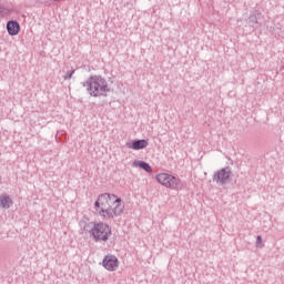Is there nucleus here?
<instances>
[{"instance_id": "1", "label": "nucleus", "mask_w": 284, "mask_h": 284, "mask_svg": "<svg viewBox=\"0 0 284 284\" xmlns=\"http://www.w3.org/2000/svg\"><path fill=\"white\" fill-rule=\"evenodd\" d=\"M115 194L102 193L94 203V210L102 219H116L125 212V204Z\"/></svg>"}, {"instance_id": "2", "label": "nucleus", "mask_w": 284, "mask_h": 284, "mask_svg": "<svg viewBox=\"0 0 284 284\" xmlns=\"http://www.w3.org/2000/svg\"><path fill=\"white\" fill-rule=\"evenodd\" d=\"M82 87L87 89L90 97H108L110 92V84L103 75L94 74L88 78L85 82L82 83Z\"/></svg>"}, {"instance_id": "3", "label": "nucleus", "mask_w": 284, "mask_h": 284, "mask_svg": "<svg viewBox=\"0 0 284 284\" xmlns=\"http://www.w3.org/2000/svg\"><path fill=\"white\" fill-rule=\"evenodd\" d=\"M90 236H92L95 243H105L112 236V227L103 222L93 223Z\"/></svg>"}, {"instance_id": "4", "label": "nucleus", "mask_w": 284, "mask_h": 284, "mask_svg": "<svg viewBox=\"0 0 284 284\" xmlns=\"http://www.w3.org/2000/svg\"><path fill=\"white\" fill-rule=\"evenodd\" d=\"M158 183L170 190H179L181 186V179L170 174V173H160L155 176Z\"/></svg>"}, {"instance_id": "5", "label": "nucleus", "mask_w": 284, "mask_h": 284, "mask_svg": "<svg viewBox=\"0 0 284 284\" xmlns=\"http://www.w3.org/2000/svg\"><path fill=\"white\" fill-rule=\"evenodd\" d=\"M212 180L213 183H216V185H227V183L232 181V169H230V166H226L224 169L217 170L213 174Z\"/></svg>"}, {"instance_id": "6", "label": "nucleus", "mask_w": 284, "mask_h": 284, "mask_svg": "<svg viewBox=\"0 0 284 284\" xmlns=\"http://www.w3.org/2000/svg\"><path fill=\"white\" fill-rule=\"evenodd\" d=\"M102 265L109 272H114L119 267V258L114 255H105Z\"/></svg>"}, {"instance_id": "7", "label": "nucleus", "mask_w": 284, "mask_h": 284, "mask_svg": "<svg viewBox=\"0 0 284 284\" xmlns=\"http://www.w3.org/2000/svg\"><path fill=\"white\" fill-rule=\"evenodd\" d=\"M21 30V26L17 22V20H10L7 23V32L11 37H17Z\"/></svg>"}, {"instance_id": "8", "label": "nucleus", "mask_w": 284, "mask_h": 284, "mask_svg": "<svg viewBox=\"0 0 284 284\" xmlns=\"http://www.w3.org/2000/svg\"><path fill=\"white\" fill-rule=\"evenodd\" d=\"M148 145V140H135L126 143V148H129V150H145Z\"/></svg>"}, {"instance_id": "9", "label": "nucleus", "mask_w": 284, "mask_h": 284, "mask_svg": "<svg viewBox=\"0 0 284 284\" xmlns=\"http://www.w3.org/2000/svg\"><path fill=\"white\" fill-rule=\"evenodd\" d=\"M13 201L10 195L2 194L0 195V207L2 210H10V206L12 205Z\"/></svg>"}, {"instance_id": "10", "label": "nucleus", "mask_w": 284, "mask_h": 284, "mask_svg": "<svg viewBox=\"0 0 284 284\" xmlns=\"http://www.w3.org/2000/svg\"><path fill=\"white\" fill-rule=\"evenodd\" d=\"M133 168H141V170H144V172H148L149 174H152V166L148 164V162L144 161H134Z\"/></svg>"}, {"instance_id": "11", "label": "nucleus", "mask_w": 284, "mask_h": 284, "mask_svg": "<svg viewBox=\"0 0 284 284\" xmlns=\"http://www.w3.org/2000/svg\"><path fill=\"white\" fill-rule=\"evenodd\" d=\"M248 26H251V28H256L257 23H258V19L256 18V14H251L248 20H247Z\"/></svg>"}, {"instance_id": "12", "label": "nucleus", "mask_w": 284, "mask_h": 284, "mask_svg": "<svg viewBox=\"0 0 284 284\" xmlns=\"http://www.w3.org/2000/svg\"><path fill=\"white\" fill-rule=\"evenodd\" d=\"M74 72H77V71L75 70L67 71V73L64 75V81H70V79H72V77L74 75Z\"/></svg>"}, {"instance_id": "13", "label": "nucleus", "mask_w": 284, "mask_h": 284, "mask_svg": "<svg viewBox=\"0 0 284 284\" xmlns=\"http://www.w3.org/2000/svg\"><path fill=\"white\" fill-rule=\"evenodd\" d=\"M262 244H263V237H261V235H258V236L256 237V246H257V247H262Z\"/></svg>"}, {"instance_id": "14", "label": "nucleus", "mask_w": 284, "mask_h": 284, "mask_svg": "<svg viewBox=\"0 0 284 284\" xmlns=\"http://www.w3.org/2000/svg\"><path fill=\"white\" fill-rule=\"evenodd\" d=\"M6 14V8L0 4V17H3Z\"/></svg>"}]
</instances>
